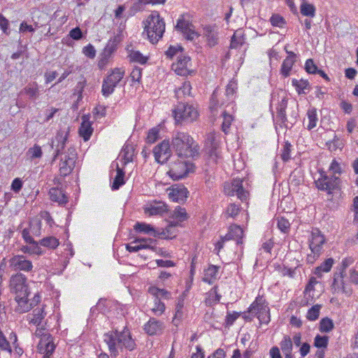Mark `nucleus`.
<instances>
[{"label": "nucleus", "mask_w": 358, "mask_h": 358, "mask_svg": "<svg viewBox=\"0 0 358 358\" xmlns=\"http://www.w3.org/2000/svg\"><path fill=\"white\" fill-rule=\"evenodd\" d=\"M103 341L107 344L113 358L117 357L119 350L122 351L123 348L133 351L136 348V341L127 327H124L122 331L115 329L104 334Z\"/></svg>", "instance_id": "f257e3e1"}, {"label": "nucleus", "mask_w": 358, "mask_h": 358, "mask_svg": "<svg viewBox=\"0 0 358 358\" xmlns=\"http://www.w3.org/2000/svg\"><path fill=\"white\" fill-rule=\"evenodd\" d=\"M171 147L180 158H194L199 155V146L187 133L178 131L173 134Z\"/></svg>", "instance_id": "f03ea898"}, {"label": "nucleus", "mask_w": 358, "mask_h": 358, "mask_svg": "<svg viewBox=\"0 0 358 358\" xmlns=\"http://www.w3.org/2000/svg\"><path fill=\"white\" fill-rule=\"evenodd\" d=\"M165 27L164 20L160 16L158 11L154 10L145 22L144 33H146L149 41L155 44L162 38Z\"/></svg>", "instance_id": "7ed1b4c3"}, {"label": "nucleus", "mask_w": 358, "mask_h": 358, "mask_svg": "<svg viewBox=\"0 0 358 358\" xmlns=\"http://www.w3.org/2000/svg\"><path fill=\"white\" fill-rule=\"evenodd\" d=\"M249 312L258 318L260 324H268L271 321L268 303L263 296L258 295L249 306Z\"/></svg>", "instance_id": "20e7f679"}, {"label": "nucleus", "mask_w": 358, "mask_h": 358, "mask_svg": "<svg viewBox=\"0 0 358 358\" xmlns=\"http://www.w3.org/2000/svg\"><path fill=\"white\" fill-rule=\"evenodd\" d=\"M315 182L319 190L327 192L328 194L341 189V178L335 175L329 176L323 171L320 172V178Z\"/></svg>", "instance_id": "39448f33"}, {"label": "nucleus", "mask_w": 358, "mask_h": 358, "mask_svg": "<svg viewBox=\"0 0 358 358\" xmlns=\"http://www.w3.org/2000/svg\"><path fill=\"white\" fill-rule=\"evenodd\" d=\"M173 113L177 124L192 122L198 116L197 110L192 106L182 102L178 103Z\"/></svg>", "instance_id": "423d86ee"}, {"label": "nucleus", "mask_w": 358, "mask_h": 358, "mask_svg": "<svg viewBox=\"0 0 358 358\" xmlns=\"http://www.w3.org/2000/svg\"><path fill=\"white\" fill-rule=\"evenodd\" d=\"M175 29L176 31L181 32L184 38L190 41H192L195 37L199 36V34L194 30V26L188 14L180 15L177 20Z\"/></svg>", "instance_id": "0eeeda50"}, {"label": "nucleus", "mask_w": 358, "mask_h": 358, "mask_svg": "<svg viewBox=\"0 0 358 358\" xmlns=\"http://www.w3.org/2000/svg\"><path fill=\"white\" fill-rule=\"evenodd\" d=\"M193 164L187 161L178 160L170 163L168 175L173 180H179L187 176Z\"/></svg>", "instance_id": "6e6552de"}, {"label": "nucleus", "mask_w": 358, "mask_h": 358, "mask_svg": "<svg viewBox=\"0 0 358 358\" xmlns=\"http://www.w3.org/2000/svg\"><path fill=\"white\" fill-rule=\"evenodd\" d=\"M224 192L228 196L236 195L242 201L248 198V192L243 187V180L239 178L234 179L231 183H225Z\"/></svg>", "instance_id": "1a4fd4ad"}, {"label": "nucleus", "mask_w": 358, "mask_h": 358, "mask_svg": "<svg viewBox=\"0 0 358 358\" xmlns=\"http://www.w3.org/2000/svg\"><path fill=\"white\" fill-rule=\"evenodd\" d=\"M76 152L74 148L68 149L67 154H65L64 157L61 158L59 164V173L63 177L69 176L73 171L76 159Z\"/></svg>", "instance_id": "9d476101"}, {"label": "nucleus", "mask_w": 358, "mask_h": 358, "mask_svg": "<svg viewBox=\"0 0 358 358\" xmlns=\"http://www.w3.org/2000/svg\"><path fill=\"white\" fill-rule=\"evenodd\" d=\"M27 278L21 273L13 275L10 279V288L17 295L26 294L28 291Z\"/></svg>", "instance_id": "9b49d317"}, {"label": "nucleus", "mask_w": 358, "mask_h": 358, "mask_svg": "<svg viewBox=\"0 0 358 358\" xmlns=\"http://www.w3.org/2000/svg\"><path fill=\"white\" fill-rule=\"evenodd\" d=\"M155 161L161 164L166 163L171 156V145L169 141L164 140L156 145L153 150Z\"/></svg>", "instance_id": "f8f14e48"}, {"label": "nucleus", "mask_w": 358, "mask_h": 358, "mask_svg": "<svg viewBox=\"0 0 358 358\" xmlns=\"http://www.w3.org/2000/svg\"><path fill=\"white\" fill-rule=\"evenodd\" d=\"M68 135L69 131H57L55 138L51 140V143L50 144V148L52 150L55 148V154L52 161H55L59 155H62L63 150L66 146L68 139Z\"/></svg>", "instance_id": "ddd939ff"}, {"label": "nucleus", "mask_w": 358, "mask_h": 358, "mask_svg": "<svg viewBox=\"0 0 358 358\" xmlns=\"http://www.w3.org/2000/svg\"><path fill=\"white\" fill-rule=\"evenodd\" d=\"M326 242L325 237L317 228H313L311 231V236L309 239V248L311 253L320 256L322 250V245Z\"/></svg>", "instance_id": "4468645a"}, {"label": "nucleus", "mask_w": 358, "mask_h": 358, "mask_svg": "<svg viewBox=\"0 0 358 358\" xmlns=\"http://www.w3.org/2000/svg\"><path fill=\"white\" fill-rule=\"evenodd\" d=\"M9 266L14 271L30 272L33 269V264L30 260L27 259L24 255H15L8 261Z\"/></svg>", "instance_id": "2eb2a0df"}, {"label": "nucleus", "mask_w": 358, "mask_h": 358, "mask_svg": "<svg viewBox=\"0 0 358 358\" xmlns=\"http://www.w3.org/2000/svg\"><path fill=\"white\" fill-rule=\"evenodd\" d=\"M189 192L182 184H176L169 189V197L173 201L183 203L188 197Z\"/></svg>", "instance_id": "dca6fc26"}, {"label": "nucleus", "mask_w": 358, "mask_h": 358, "mask_svg": "<svg viewBox=\"0 0 358 358\" xmlns=\"http://www.w3.org/2000/svg\"><path fill=\"white\" fill-rule=\"evenodd\" d=\"M287 107V99L283 97L282 100L278 103L276 108V115L274 117V121L276 124H279L280 127L289 128V121L286 115V108Z\"/></svg>", "instance_id": "f3484780"}, {"label": "nucleus", "mask_w": 358, "mask_h": 358, "mask_svg": "<svg viewBox=\"0 0 358 358\" xmlns=\"http://www.w3.org/2000/svg\"><path fill=\"white\" fill-rule=\"evenodd\" d=\"M55 349V345L52 341V337L50 334H45L41 338L38 345V352L44 355L45 358H50Z\"/></svg>", "instance_id": "a211bd4d"}, {"label": "nucleus", "mask_w": 358, "mask_h": 358, "mask_svg": "<svg viewBox=\"0 0 358 358\" xmlns=\"http://www.w3.org/2000/svg\"><path fill=\"white\" fill-rule=\"evenodd\" d=\"M297 57L298 56L294 52H287V56L283 60L280 69V74L283 78H287L291 75L292 67L296 62Z\"/></svg>", "instance_id": "6ab92c4d"}, {"label": "nucleus", "mask_w": 358, "mask_h": 358, "mask_svg": "<svg viewBox=\"0 0 358 358\" xmlns=\"http://www.w3.org/2000/svg\"><path fill=\"white\" fill-rule=\"evenodd\" d=\"M164 327L163 322L155 317H151L148 322L144 324L143 329L148 335L154 336L162 334Z\"/></svg>", "instance_id": "aec40b11"}, {"label": "nucleus", "mask_w": 358, "mask_h": 358, "mask_svg": "<svg viewBox=\"0 0 358 358\" xmlns=\"http://www.w3.org/2000/svg\"><path fill=\"white\" fill-rule=\"evenodd\" d=\"M243 230L236 224H232L229 227L228 233L224 236V240H235L236 245L243 244Z\"/></svg>", "instance_id": "412c9836"}, {"label": "nucleus", "mask_w": 358, "mask_h": 358, "mask_svg": "<svg viewBox=\"0 0 358 358\" xmlns=\"http://www.w3.org/2000/svg\"><path fill=\"white\" fill-rule=\"evenodd\" d=\"M29 293L15 296V300L17 306L15 308V313L19 314L27 313L31 309V305L29 304L28 296Z\"/></svg>", "instance_id": "4be33fe9"}, {"label": "nucleus", "mask_w": 358, "mask_h": 358, "mask_svg": "<svg viewBox=\"0 0 358 358\" xmlns=\"http://www.w3.org/2000/svg\"><path fill=\"white\" fill-rule=\"evenodd\" d=\"M49 196L51 201L57 202L59 205H65L68 203V196L62 189L52 187L49 190Z\"/></svg>", "instance_id": "5701e85b"}, {"label": "nucleus", "mask_w": 358, "mask_h": 358, "mask_svg": "<svg viewBox=\"0 0 358 358\" xmlns=\"http://www.w3.org/2000/svg\"><path fill=\"white\" fill-rule=\"evenodd\" d=\"M82 123L79 128V134L85 141H87L93 132L92 123L90 122L89 118L84 115L82 118Z\"/></svg>", "instance_id": "b1692460"}, {"label": "nucleus", "mask_w": 358, "mask_h": 358, "mask_svg": "<svg viewBox=\"0 0 358 358\" xmlns=\"http://www.w3.org/2000/svg\"><path fill=\"white\" fill-rule=\"evenodd\" d=\"M203 34L207 38L209 46L213 47L217 44L218 35L215 26L206 25L203 27Z\"/></svg>", "instance_id": "393cba45"}, {"label": "nucleus", "mask_w": 358, "mask_h": 358, "mask_svg": "<svg viewBox=\"0 0 358 358\" xmlns=\"http://www.w3.org/2000/svg\"><path fill=\"white\" fill-rule=\"evenodd\" d=\"M220 266L215 265H210L207 269L204 270V276L203 277V281L207 282L209 285L214 283L217 278V275L219 271Z\"/></svg>", "instance_id": "a878e982"}, {"label": "nucleus", "mask_w": 358, "mask_h": 358, "mask_svg": "<svg viewBox=\"0 0 358 358\" xmlns=\"http://www.w3.org/2000/svg\"><path fill=\"white\" fill-rule=\"evenodd\" d=\"M292 83L299 94H306L310 90V85L308 80L294 78L292 80Z\"/></svg>", "instance_id": "bb28decb"}, {"label": "nucleus", "mask_w": 358, "mask_h": 358, "mask_svg": "<svg viewBox=\"0 0 358 358\" xmlns=\"http://www.w3.org/2000/svg\"><path fill=\"white\" fill-rule=\"evenodd\" d=\"M124 74V71L119 68H115L112 73L108 76L105 79L109 83V85L111 84L117 86V85L120 83V81L122 79Z\"/></svg>", "instance_id": "cd10ccee"}, {"label": "nucleus", "mask_w": 358, "mask_h": 358, "mask_svg": "<svg viewBox=\"0 0 358 358\" xmlns=\"http://www.w3.org/2000/svg\"><path fill=\"white\" fill-rule=\"evenodd\" d=\"M46 313L44 311V306L41 308H36L34 309L31 314L32 317L30 319V323L36 326L41 325L42 320L44 319Z\"/></svg>", "instance_id": "c85d7f7f"}, {"label": "nucleus", "mask_w": 358, "mask_h": 358, "mask_svg": "<svg viewBox=\"0 0 358 358\" xmlns=\"http://www.w3.org/2000/svg\"><path fill=\"white\" fill-rule=\"evenodd\" d=\"M124 171L117 165V174L113 181L111 188L113 190H117L125 183Z\"/></svg>", "instance_id": "c756f323"}, {"label": "nucleus", "mask_w": 358, "mask_h": 358, "mask_svg": "<svg viewBox=\"0 0 358 358\" xmlns=\"http://www.w3.org/2000/svg\"><path fill=\"white\" fill-rule=\"evenodd\" d=\"M26 94L30 99L36 100L39 94V90L36 83L29 84L21 92L20 94Z\"/></svg>", "instance_id": "7c9ffc66"}, {"label": "nucleus", "mask_w": 358, "mask_h": 358, "mask_svg": "<svg viewBox=\"0 0 358 358\" xmlns=\"http://www.w3.org/2000/svg\"><path fill=\"white\" fill-rule=\"evenodd\" d=\"M148 292L155 296L156 300H160L161 299H169L171 297V292L164 289H159L155 286L150 287Z\"/></svg>", "instance_id": "2f4dec72"}, {"label": "nucleus", "mask_w": 358, "mask_h": 358, "mask_svg": "<svg viewBox=\"0 0 358 358\" xmlns=\"http://www.w3.org/2000/svg\"><path fill=\"white\" fill-rule=\"evenodd\" d=\"M134 229L139 233H143L156 236V231L153 227L145 222H136L134 225Z\"/></svg>", "instance_id": "473e14b6"}, {"label": "nucleus", "mask_w": 358, "mask_h": 358, "mask_svg": "<svg viewBox=\"0 0 358 358\" xmlns=\"http://www.w3.org/2000/svg\"><path fill=\"white\" fill-rule=\"evenodd\" d=\"M334 259L332 258L327 259L324 262H322L320 266L315 268L314 273L318 276H322V272H329L334 264Z\"/></svg>", "instance_id": "72a5a7b5"}, {"label": "nucleus", "mask_w": 358, "mask_h": 358, "mask_svg": "<svg viewBox=\"0 0 358 358\" xmlns=\"http://www.w3.org/2000/svg\"><path fill=\"white\" fill-rule=\"evenodd\" d=\"M126 248L130 252H138V250H142V249L155 250V248L153 247H152L151 245H150V244L140 243L138 242V239L131 242L129 244H127L126 245Z\"/></svg>", "instance_id": "f704fd0d"}, {"label": "nucleus", "mask_w": 358, "mask_h": 358, "mask_svg": "<svg viewBox=\"0 0 358 358\" xmlns=\"http://www.w3.org/2000/svg\"><path fill=\"white\" fill-rule=\"evenodd\" d=\"M122 157L124 160V164L132 162L134 155V148L132 145L126 144L123 147L122 152Z\"/></svg>", "instance_id": "c9c22d12"}, {"label": "nucleus", "mask_w": 358, "mask_h": 358, "mask_svg": "<svg viewBox=\"0 0 358 358\" xmlns=\"http://www.w3.org/2000/svg\"><path fill=\"white\" fill-rule=\"evenodd\" d=\"M315 7L311 3L303 2L300 6L301 13L303 16L313 17L315 15Z\"/></svg>", "instance_id": "e433bc0d"}, {"label": "nucleus", "mask_w": 358, "mask_h": 358, "mask_svg": "<svg viewBox=\"0 0 358 358\" xmlns=\"http://www.w3.org/2000/svg\"><path fill=\"white\" fill-rule=\"evenodd\" d=\"M117 43L118 40L116 36L108 41L103 50V55L106 57H110L116 50Z\"/></svg>", "instance_id": "4c0bfd02"}, {"label": "nucleus", "mask_w": 358, "mask_h": 358, "mask_svg": "<svg viewBox=\"0 0 358 358\" xmlns=\"http://www.w3.org/2000/svg\"><path fill=\"white\" fill-rule=\"evenodd\" d=\"M307 117L308 119L307 129L311 130L316 127L318 120L316 109L315 108H310L307 112Z\"/></svg>", "instance_id": "58836bf2"}, {"label": "nucleus", "mask_w": 358, "mask_h": 358, "mask_svg": "<svg viewBox=\"0 0 358 358\" xmlns=\"http://www.w3.org/2000/svg\"><path fill=\"white\" fill-rule=\"evenodd\" d=\"M334 328L333 320L329 317H324L320 322L319 329L321 332L328 333Z\"/></svg>", "instance_id": "ea45409f"}, {"label": "nucleus", "mask_w": 358, "mask_h": 358, "mask_svg": "<svg viewBox=\"0 0 358 358\" xmlns=\"http://www.w3.org/2000/svg\"><path fill=\"white\" fill-rule=\"evenodd\" d=\"M40 245L50 249H55L59 245V240L54 236H48L39 242Z\"/></svg>", "instance_id": "a19ab883"}, {"label": "nucleus", "mask_w": 358, "mask_h": 358, "mask_svg": "<svg viewBox=\"0 0 358 358\" xmlns=\"http://www.w3.org/2000/svg\"><path fill=\"white\" fill-rule=\"evenodd\" d=\"M130 62L145 64L147 63L148 57L143 56L139 51H131L129 55Z\"/></svg>", "instance_id": "79ce46f5"}, {"label": "nucleus", "mask_w": 358, "mask_h": 358, "mask_svg": "<svg viewBox=\"0 0 358 358\" xmlns=\"http://www.w3.org/2000/svg\"><path fill=\"white\" fill-rule=\"evenodd\" d=\"M322 308L321 305L316 304L313 306H312L308 310L306 314V318L309 321H315L318 319L320 315V311Z\"/></svg>", "instance_id": "37998d69"}, {"label": "nucleus", "mask_w": 358, "mask_h": 358, "mask_svg": "<svg viewBox=\"0 0 358 358\" xmlns=\"http://www.w3.org/2000/svg\"><path fill=\"white\" fill-rule=\"evenodd\" d=\"M219 91L218 90H215L211 95L210 101V108L213 111L215 110L218 106H222L224 104V101H222L221 102L219 100Z\"/></svg>", "instance_id": "c03bdc74"}, {"label": "nucleus", "mask_w": 358, "mask_h": 358, "mask_svg": "<svg viewBox=\"0 0 358 358\" xmlns=\"http://www.w3.org/2000/svg\"><path fill=\"white\" fill-rule=\"evenodd\" d=\"M280 345L283 353H290L292 351L293 344L292 341L288 336H285L283 339L280 341Z\"/></svg>", "instance_id": "a18cd8bd"}, {"label": "nucleus", "mask_w": 358, "mask_h": 358, "mask_svg": "<svg viewBox=\"0 0 358 358\" xmlns=\"http://www.w3.org/2000/svg\"><path fill=\"white\" fill-rule=\"evenodd\" d=\"M270 22L273 27L282 28L286 24L285 19L279 14H273L270 18Z\"/></svg>", "instance_id": "49530a36"}, {"label": "nucleus", "mask_w": 358, "mask_h": 358, "mask_svg": "<svg viewBox=\"0 0 358 358\" xmlns=\"http://www.w3.org/2000/svg\"><path fill=\"white\" fill-rule=\"evenodd\" d=\"M236 92V85L230 83L227 85L224 95L227 97V101L229 103H233L234 99V94Z\"/></svg>", "instance_id": "de8ad7c7"}, {"label": "nucleus", "mask_w": 358, "mask_h": 358, "mask_svg": "<svg viewBox=\"0 0 358 358\" xmlns=\"http://www.w3.org/2000/svg\"><path fill=\"white\" fill-rule=\"evenodd\" d=\"M173 217L180 221L182 222L187 219V214L186 210L180 206H177L173 210Z\"/></svg>", "instance_id": "09e8293b"}, {"label": "nucleus", "mask_w": 358, "mask_h": 358, "mask_svg": "<svg viewBox=\"0 0 358 358\" xmlns=\"http://www.w3.org/2000/svg\"><path fill=\"white\" fill-rule=\"evenodd\" d=\"M222 116L223 122L222 124V129L225 134H227L234 118L232 115H229L226 111L222 113Z\"/></svg>", "instance_id": "8fccbe9b"}, {"label": "nucleus", "mask_w": 358, "mask_h": 358, "mask_svg": "<svg viewBox=\"0 0 358 358\" xmlns=\"http://www.w3.org/2000/svg\"><path fill=\"white\" fill-rule=\"evenodd\" d=\"M329 343L327 336H320L317 334L314 339V345L317 348H327Z\"/></svg>", "instance_id": "3c124183"}, {"label": "nucleus", "mask_w": 358, "mask_h": 358, "mask_svg": "<svg viewBox=\"0 0 358 358\" xmlns=\"http://www.w3.org/2000/svg\"><path fill=\"white\" fill-rule=\"evenodd\" d=\"M159 130L156 127H153L149 130L146 138V143L152 144L157 141L159 136Z\"/></svg>", "instance_id": "603ef678"}, {"label": "nucleus", "mask_w": 358, "mask_h": 358, "mask_svg": "<svg viewBox=\"0 0 358 358\" xmlns=\"http://www.w3.org/2000/svg\"><path fill=\"white\" fill-rule=\"evenodd\" d=\"M344 277H345V275H343V273L339 274L338 273H336L334 274V282L331 285V289L334 293L341 292V280L340 279L343 280Z\"/></svg>", "instance_id": "864d4df0"}, {"label": "nucleus", "mask_w": 358, "mask_h": 358, "mask_svg": "<svg viewBox=\"0 0 358 358\" xmlns=\"http://www.w3.org/2000/svg\"><path fill=\"white\" fill-rule=\"evenodd\" d=\"M278 228L283 233L288 232L290 228V223L288 220L281 217L277 219Z\"/></svg>", "instance_id": "5fc2aeb1"}, {"label": "nucleus", "mask_w": 358, "mask_h": 358, "mask_svg": "<svg viewBox=\"0 0 358 358\" xmlns=\"http://www.w3.org/2000/svg\"><path fill=\"white\" fill-rule=\"evenodd\" d=\"M115 87L116 86H115L113 84H111V85H109V83H108V81L104 78L103 80L101 89V92L103 95L106 97L108 96L114 92Z\"/></svg>", "instance_id": "6e6d98bb"}, {"label": "nucleus", "mask_w": 358, "mask_h": 358, "mask_svg": "<svg viewBox=\"0 0 358 358\" xmlns=\"http://www.w3.org/2000/svg\"><path fill=\"white\" fill-rule=\"evenodd\" d=\"M292 145L288 141L285 143L283 146V149L281 153V158L284 162H287L291 158L290 152H291Z\"/></svg>", "instance_id": "4d7b16f0"}, {"label": "nucleus", "mask_w": 358, "mask_h": 358, "mask_svg": "<svg viewBox=\"0 0 358 358\" xmlns=\"http://www.w3.org/2000/svg\"><path fill=\"white\" fill-rule=\"evenodd\" d=\"M305 70L308 73L315 74L319 69L312 59H308L305 63Z\"/></svg>", "instance_id": "13d9d810"}, {"label": "nucleus", "mask_w": 358, "mask_h": 358, "mask_svg": "<svg viewBox=\"0 0 358 358\" xmlns=\"http://www.w3.org/2000/svg\"><path fill=\"white\" fill-rule=\"evenodd\" d=\"M27 154L30 155L31 159H35L41 157L43 152L39 145H34L28 150Z\"/></svg>", "instance_id": "bf43d9fd"}, {"label": "nucleus", "mask_w": 358, "mask_h": 358, "mask_svg": "<svg viewBox=\"0 0 358 358\" xmlns=\"http://www.w3.org/2000/svg\"><path fill=\"white\" fill-rule=\"evenodd\" d=\"M183 48L180 45L173 46L170 45L168 50L165 52V55L167 58L172 59L179 52H182Z\"/></svg>", "instance_id": "052dcab7"}, {"label": "nucleus", "mask_w": 358, "mask_h": 358, "mask_svg": "<svg viewBox=\"0 0 358 358\" xmlns=\"http://www.w3.org/2000/svg\"><path fill=\"white\" fill-rule=\"evenodd\" d=\"M192 85L189 81H185L182 83V86L179 87L177 91V96H179L180 94L183 95H190Z\"/></svg>", "instance_id": "680f3d73"}, {"label": "nucleus", "mask_w": 358, "mask_h": 358, "mask_svg": "<svg viewBox=\"0 0 358 358\" xmlns=\"http://www.w3.org/2000/svg\"><path fill=\"white\" fill-rule=\"evenodd\" d=\"M241 315V313L238 312H227V315L226 316L225 322L227 326H231L234 324V322Z\"/></svg>", "instance_id": "e2e57ef3"}, {"label": "nucleus", "mask_w": 358, "mask_h": 358, "mask_svg": "<svg viewBox=\"0 0 358 358\" xmlns=\"http://www.w3.org/2000/svg\"><path fill=\"white\" fill-rule=\"evenodd\" d=\"M240 210V207L238 205H236L235 203H230L226 210V213L228 215V216L234 217L236 216Z\"/></svg>", "instance_id": "0e129e2a"}, {"label": "nucleus", "mask_w": 358, "mask_h": 358, "mask_svg": "<svg viewBox=\"0 0 358 358\" xmlns=\"http://www.w3.org/2000/svg\"><path fill=\"white\" fill-rule=\"evenodd\" d=\"M29 244L30 245V255H42L43 254V250L39 246V243L34 241L33 243Z\"/></svg>", "instance_id": "69168bd1"}, {"label": "nucleus", "mask_w": 358, "mask_h": 358, "mask_svg": "<svg viewBox=\"0 0 358 358\" xmlns=\"http://www.w3.org/2000/svg\"><path fill=\"white\" fill-rule=\"evenodd\" d=\"M83 52L86 57L90 59H93L96 56V50L90 43L83 48Z\"/></svg>", "instance_id": "338daca9"}, {"label": "nucleus", "mask_w": 358, "mask_h": 358, "mask_svg": "<svg viewBox=\"0 0 358 358\" xmlns=\"http://www.w3.org/2000/svg\"><path fill=\"white\" fill-rule=\"evenodd\" d=\"M244 43V38L242 36L237 37L236 34L235 33L231 39L230 48H238L241 46Z\"/></svg>", "instance_id": "774afa93"}]
</instances>
